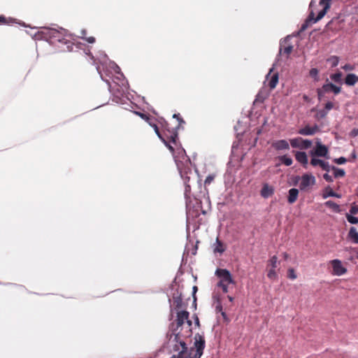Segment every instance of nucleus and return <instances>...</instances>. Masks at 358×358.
<instances>
[{
	"label": "nucleus",
	"instance_id": "obj_1",
	"mask_svg": "<svg viewBox=\"0 0 358 358\" xmlns=\"http://www.w3.org/2000/svg\"><path fill=\"white\" fill-rule=\"evenodd\" d=\"M108 65L110 70H107V75L113 78V85H111L108 80H104L100 70V66H97L96 68L101 79L108 84L109 91L113 96V100L117 103H122V99L124 97L128 91V82L120 71V67L114 62L109 61Z\"/></svg>",
	"mask_w": 358,
	"mask_h": 358
},
{
	"label": "nucleus",
	"instance_id": "obj_2",
	"mask_svg": "<svg viewBox=\"0 0 358 358\" xmlns=\"http://www.w3.org/2000/svg\"><path fill=\"white\" fill-rule=\"evenodd\" d=\"M171 336L170 341L176 342L173 350L178 351L177 355H174L172 358H201L205 348V339L203 336L197 334L195 335L194 348L187 349L185 342L180 339L179 333L173 334V338Z\"/></svg>",
	"mask_w": 358,
	"mask_h": 358
},
{
	"label": "nucleus",
	"instance_id": "obj_3",
	"mask_svg": "<svg viewBox=\"0 0 358 358\" xmlns=\"http://www.w3.org/2000/svg\"><path fill=\"white\" fill-rule=\"evenodd\" d=\"M331 1V0H320L319 2V6H321L322 8L320 10L317 11V16L315 17L316 13L315 9L314 8V7L315 6V0H312L309 5V8L310 11L308 17V19L303 24H302L299 33L305 31L308 28L309 22L316 23L317 22L320 20L325 15L327 10L330 8Z\"/></svg>",
	"mask_w": 358,
	"mask_h": 358
},
{
	"label": "nucleus",
	"instance_id": "obj_4",
	"mask_svg": "<svg viewBox=\"0 0 358 358\" xmlns=\"http://www.w3.org/2000/svg\"><path fill=\"white\" fill-rule=\"evenodd\" d=\"M215 275L219 279L217 286L220 287L224 293L229 292L230 285H235L231 273L226 268H217Z\"/></svg>",
	"mask_w": 358,
	"mask_h": 358
},
{
	"label": "nucleus",
	"instance_id": "obj_5",
	"mask_svg": "<svg viewBox=\"0 0 358 358\" xmlns=\"http://www.w3.org/2000/svg\"><path fill=\"white\" fill-rule=\"evenodd\" d=\"M153 128L156 134L158 137L162 140V141L165 144V145L169 149V150L174 155V148L172 145L173 144L175 146H177V140L178 132L176 131H169L168 130L169 134H166V138H164L159 132L158 127L156 124L153 125Z\"/></svg>",
	"mask_w": 358,
	"mask_h": 358
},
{
	"label": "nucleus",
	"instance_id": "obj_6",
	"mask_svg": "<svg viewBox=\"0 0 358 358\" xmlns=\"http://www.w3.org/2000/svg\"><path fill=\"white\" fill-rule=\"evenodd\" d=\"M175 161L178 167V169L180 172V176L184 180L185 183V197L186 199L189 197V194L191 191L190 185L188 184L189 181V177L188 176V173H191L192 171L189 167H185L184 162L180 161L177 159V157L175 156Z\"/></svg>",
	"mask_w": 358,
	"mask_h": 358
},
{
	"label": "nucleus",
	"instance_id": "obj_7",
	"mask_svg": "<svg viewBox=\"0 0 358 358\" xmlns=\"http://www.w3.org/2000/svg\"><path fill=\"white\" fill-rule=\"evenodd\" d=\"M48 34L50 38L55 39L59 43H67V40L65 37L68 36V31L64 29H50L48 30Z\"/></svg>",
	"mask_w": 358,
	"mask_h": 358
},
{
	"label": "nucleus",
	"instance_id": "obj_8",
	"mask_svg": "<svg viewBox=\"0 0 358 358\" xmlns=\"http://www.w3.org/2000/svg\"><path fill=\"white\" fill-rule=\"evenodd\" d=\"M313 142L308 139H303L301 137H297L290 139V145L294 148H299L301 150H306L310 148Z\"/></svg>",
	"mask_w": 358,
	"mask_h": 358
},
{
	"label": "nucleus",
	"instance_id": "obj_9",
	"mask_svg": "<svg viewBox=\"0 0 358 358\" xmlns=\"http://www.w3.org/2000/svg\"><path fill=\"white\" fill-rule=\"evenodd\" d=\"M315 178L310 173H305L301 177L299 188L301 191L306 190L307 188L315 184Z\"/></svg>",
	"mask_w": 358,
	"mask_h": 358
},
{
	"label": "nucleus",
	"instance_id": "obj_10",
	"mask_svg": "<svg viewBox=\"0 0 358 358\" xmlns=\"http://www.w3.org/2000/svg\"><path fill=\"white\" fill-rule=\"evenodd\" d=\"M330 263L333 268L334 275L341 276L347 272V268L343 266L342 262L340 259H333Z\"/></svg>",
	"mask_w": 358,
	"mask_h": 358
},
{
	"label": "nucleus",
	"instance_id": "obj_11",
	"mask_svg": "<svg viewBox=\"0 0 358 358\" xmlns=\"http://www.w3.org/2000/svg\"><path fill=\"white\" fill-rule=\"evenodd\" d=\"M189 312L187 310H182L177 313V327H180L182 326L186 322L188 326V328H190L192 326V321L189 320Z\"/></svg>",
	"mask_w": 358,
	"mask_h": 358
},
{
	"label": "nucleus",
	"instance_id": "obj_12",
	"mask_svg": "<svg viewBox=\"0 0 358 358\" xmlns=\"http://www.w3.org/2000/svg\"><path fill=\"white\" fill-rule=\"evenodd\" d=\"M310 155L313 157H314V156L327 157L328 155V148L326 145L321 144L320 142H317L315 150L311 151Z\"/></svg>",
	"mask_w": 358,
	"mask_h": 358
},
{
	"label": "nucleus",
	"instance_id": "obj_13",
	"mask_svg": "<svg viewBox=\"0 0 358 358\" xmlns=\"http://www.w3.org/2000/svg\"><path fill=\"white\" fill-rule=\"evenodd\" d=\"M319 131V127L317 124L313 127L306 125L304 127L299 129L298 134L303 136H313Z\"/></svg>",
	"mask_w": 358,
	"mask_h": 358
},
{
	"label": "nucleus",
	"instance_id": "obj_14",
	"mask_svg": "<svg viewBox=\"0 0 358 358\" xmlns=\"http://www.w3.org/2000/svg\"><path fill=\"white\" fill-rule=\"evenodd\" d=\"M310 164L313 166H320L324 171L329 172L331 169V166L327 162H324L322 159L313 157L310 160Z\"/></svg>",
	"mask_w": 358,
	"mask_h": 358
},
{
	"label": "nucleus",
	"instance_id": "obj_15",
	"mask_svg": "<svg viewBox=\"0 0 358 358\" xmlns=\"http://www.w3.org/2000/svg\"><path fill=\"white\" fill-rule=\"evenodd\" d=\"M272 147L276 150H289V144L286 140H278L272 143Z\"/></svg>",
	"mask_w": 358,
	"mask_h": 358
},
{
	"label": "nucleus",
	"instance_id": "obj_16",
	"mask_svg": "<svg viewBox=\"0 0 358 358\" xmlns=\"http://www.w3.org/2000/svg\"><path fill=\"white\" fill-rule=\"evenodd\" d=\"M296 160L301 164L304 167H306L308 163V156L305 152L296 151L295 152Z\"/></svg>",
	"mask_w": 358,
	"mask_h": 358
},
{
	"label": "nucleus",
	"instance_id": "obj_17",
	"mask_svg": "<svg viewBox=\"0 0 358 358\" xmlns=\"http://www.w3.org/2000/svg\"><path fill=\"white\" fill-rule=\"evenodd\" d=\"M273 193L274 189L268 184H264L261 189V196L264 199L270 197Z\"/></svg>",
	"mask_w": 358,
	"mask_h": 358
},
{
	"label": "nucleus",
	"instance_id": "obj_18",
	"mask_svg": "<svg viewBox=\"0 0 358 358\" xmlns=\"http://www.w3.org/2000/svg\"><path fill=\"white\" fill-rule=\"evenodd\" d=\"M324 85V90L325 92H332L334 94H338L341 92V88L338 86H336V85L329 83H325Z\"/></svg>",
	"mask_w": 358,
	"mask_h": 358
},
{
	"label": "nucleus",
	"instance_id": "obj_19",
	"mask_svg": "<svg viewBox=\"0 0 358 358\" xmlns=\"http://www.w3.org/2000/svg\"><path fill=\"white\" fill-rule=\"evenodd\" d=\"M358 82V76L355 73H348L345 78V84L347 86H354Z\"/></svg>",
	"mask_w": 358,
	"mask_h": 358
},
{
	"label": "nucleus",
	"instance_id": "obj_20",
	"mask_svg": "<svg viewBox=\"0 0 358 358\" xmlns=\"http://www.w3.org/2000/svg\"><path fill=\"white\" fill-rule=\"evenodd\" d=\"M336 197V198H341V194L336 193L330 187H327L325 188L323 194L322 198L326 199L328 197Z\"/></svg>",
	"mask_w": 358,
	"mask_h": 358
},
{
	"label": "nucleus",
	"instance_id": "obj_21",
	"mask_svg": "<svg viewBox=\"0 0 358 358\" xmlns=\"http://www.w3.org/2000/svg\"><path fill=\"white\" fill-rule=\"evenodd\" d=\"M298 195H299V190L296 188H292L289 190V194H288V198H287V201H288V203L292 204V203H294L297 198H298Z\"/></svg>",
	"mask_w": 358,
	"mask_h": 358
},
{
	"label": "nucleus",
	"instance_id": "obj_22",
	"mask_svg": "<svg viewBox=\"0 0 358 358\" xmlns=\"http://www.w3.org/2000/svg\"><path fill=\"white\" fill-rule=\"evenodd\" d=\"M348 238L354 243H358V232L355 227H351L350 228Z\"/></svg>",
	"mask_w": 358,
	"mask_h": 358
},
{
	"label": "nucleus",
	"instance_id": "obj_23",
	"mask_svg": "<svg viewBox=\"0 0 358 358\" xmlns=\"http://www.w3.org/2000/svg\"><path fill=\"white\" fill-rule=\"evenodd\" d=\"M324 206L331 208L334 213H338L341 211L340 206L333 201L329 200L326 201Z\"/></svg>",
	"mask_w": 358,
	"mask_h": 358
},
{
	"label": "nucleus",
	"instance_id": "obj_24",
	"mask_svg": "<svg viewBox=\"0 0 358 358\" xmlns=\"http://www.w3.org/2000/svg\"><path fill=\"white\" fill-rule=\"evenodd\" d=\"M215 311L217 313H220L223 319L226 321H228V317L225 312L222 310V303L219 299V297L216 299V306H215Z\"/></svg>",
	"mask_w": 358,
	"mask_h": 358
},
{
	"label": "nucleus",
	"instance_id": "obj_25",
	"mask_svg": "<svg viewBox=\"0 0 358 358\" xmlns=\"http://www.w3.org/2000/svg\"><path fill=\"white\" fill-rule=\"evenodd\" d=\"M172 300L176 308H179L182 306V299L181 297V294H179L178 292H177L176 294H173Z\"/></svg>",
	"mask_w": 358,
	"mask_h": 358
},
{
	"label": "nucleus",
	"instance_id": "obj_26",
	"mask_svg": "<svg viewBox=\"0 0 358 358\" xmlns=\"http://www.w3.org/2000/svg\"><path fill=\"white\" fill-rule=\"evenodd\" d=\"M278 83V73H275L272 75L271 79L268 80V86L273 90L274 89Z\"/></svg>",
	"mask_w": 358,
	"mask_h": 358
},
{
	"label": "nucleus",
	"instance_id": "obj_27",
	"mask_svg": "<svg viewBox=\"0 0 358 358\" xmlns=\"http://www.w3.org/2000/svg\"><path fill=\"white\" fill-rule=\"evenodd\" d=\"M331 169L334 171V175L335 178L343 177L345 174V171L336 166H332Z\"/></svg>",
	"mask_w": 358,
	"mask_h": 358
},
{
	"label": "nucleus",
	"instance_id": "obj_28",
	"mask_svg": "<svg viewBox=\"0 0 358 358\" xmlns=\"http://www.w3.org/2000/svg\"><path fill=\"white\" fill-rule=\"evenodd\" d=\"M279 159L282 164L287 166H291L293 163L292 159L287 155L280 157Z\"/></svg>",
	"mask_w": 358,
	"mask_h": 358
},
{
	"label": "nucleus",
	"instance_id": "obj_29",
	"mask_svg": "<svg viewBox=\"0 0 358 358\" xmlns=\"http://www.w3.org/2000/svg\"><path fill=\"white\" fill-rule=\"evenodd\" d=\"M224 251V248L223 246V244L221 241H219L218 238H217L215 242V247L214 248L215 252H219L220 254L223 253Z\"/></svg>",
	"mask_w": 358,
	"mask_h": 358
},
{
	"label": "nucleus",
	"instance_id": "obj_30",
	"mask_svg": "<svg viewBox=\"0 0 358 358\" xmlns=\"http://www.w3.org/2000/svg\"><path fill=\"white\" fill-rule=\"evenodd\" d=\"M178 155L181 156V157L182 158V160L187 164H190V160L188 158V157L186 155L185 150L182 148H178Z\"/></svg>",
	"mask_w": 358,
	"mask_h": 358
},
{
	"label": "nucleus",
	"instance_id": "obj_31",
	"mask_svg": "<svg viewBox=\"0 0 358 358\" xmlns=\"http://www.w3.org/2000/svg\"><path fill=\"white\" fill-rule=\"evenodd\" d=\"M332 67H336L339 63V57L337 56H331L327 59Z\"/></svg>",
	"mask_w": 358,
	"mask_h": 358
},
{
	"label": "nucleus",
	"instance_id": "obj_32",
	"mask_svg": "<svg viewBox=\"0 0 358 358\" xmlns=\"http://www.w3.org/2000/svg\"><path fill=\"white\" fill-rule=\"evenodd\" d=\"M309 74H310V76L311 78H313L314 79L315 81H318L320 78H319V71L315 69V68H313L310 70V72H309Z\"/></svg>",
	"mask_w": 358,
	"mask_h": 358
},
{
	"label": "nucleus",
	"instance_id": "obj_33",
	"mask_svg": "<svg viewBox=\"0 0 358 358\" xmlns=\"http://www.w3.org/2000/svg\"><path fill=\"white\" fill-rule=\"evenodd\" d=\"M328 113L329 112H327L324 108L319 110L315 115V118L318 120L324 119Z\"/></svg>",
	"mask_w": 358,
	"mask_h": 358
},
{
	"label": "nucleus",
	"instance_id": "obj_34",
	"mask_svg": "<svg viewBox=\"0 0 358 358\" xmlns=\"http://www.w3.org/2000/svg\"><path fill=\"white\" fill-rule=\"evenodd\" d=\"M331 79L334 80L336 83H341V78H342V73L338 72L334 74H331L330 76Z\"/></svg>",
	"mask_w": 358,
	"mask_h": 358
},
{
	"label": "nucleus",
	"instance_id": "obj_35",
	"mask_svg": "<svg viewBox=\"0 0 358 358\" xmlns=\"http://www.w3.org/2000/svg\"><path fill=\"white\" fill-rule=\"evenodd\" d=\"M293 49V46L291 45H289L288 46L284 48L283 49L282 48H280L279 54H282V52L286 54L287 55H289Z\"/></svg>",
	"mask_w": 358,
	"mask_h": 358
},
{
	"label": "nucleus",
	"instance_id": "obj_36",
	"mask_svg": "<svg viewBox=\"0 0 358 358\" xmlns=\"http://www.w3.org/2000/svg\"><path fill=\"white\" fill-rule=\"evenodd\" d=\"M268 264L271 266V268H275L278 266V257L275 255L273 256L269 259Z\"/></svg>",
	"mask_w": 358,
	"mask_h": 358
},
{
	"label": "nucleus",
	"instance_id": "obj_37",
	"mask_svg": "<svg viewBox=\"0 0 358 358\" xmlns=\"http://www.w3.org/2000/svg\"><path fill=\"white\" fill-rule=\"evenodd\" d=\"M347 220L353 224H356L358 223V217L352 216L351 214H346Z\"/></svg>",
	"mask_w": 358,
	"mask_h": 358
},
{
	"label": "nucleus",
	"instance_id": "obj_38",
	"mask_svg": "<svg viewBox=\"0 0 358 358\" xmlns=\"http://www.w3.org/2000/svg\"><path fill=\"white\" fill-rule=\"evenodd\" d=\"M326 93H327V92L324 90V85H322V88L317 89V94L319 100H321Z\"/></svg>",
	"mask_w": 358,
	"mask_h": 358
},
{
	"label": "nucleus",
	"instance_id": "obj_39",
	"mask_svg": "<svg viewBox=\"0 0 358 358\" xmlns=\"http://www.w3.org/2000/svg\"><path fill=\"white\" fill-rule=\"evenodd\" d=\"M173 118H176L178 120L179 122V124L176 127L174 128V129L173 131H177V129L179 128L180 125L182 123H185L184 120L180 117V114H173Z\"/></svg>",
	"mask_w": 358,
	"mask_h": 358
},
{
	"label": "nucleus",
	"instance_id": "obj_40",
	"mask_svg": "<svg viewBox=\"0 0 358 358\" xmlns=\"http://www.w3.org/2000/svg\"><path fill=\"white\" fill-rule=\"evenodd\" d=\"M267 276L270 279H275V278H277V273H276V272L275 271V268H271L268 271Z\"/></svg>",
	"mask_w": 358,
	"mask_h": 358
},
{
	"label": "nucleus",
	"instance_id": "obj_41",
	"mask_svg": "<svg viewBox=\"0 0 358 358\" xmlns=\"http://www.w3.org/2000/svg\"><path fill=\"white\" fill-rule=\"evenodd\" d=\"M334 162L336 163L337 164H343L347 162V159L344 157H341L338 158H335L334 159Z\"/></svg>",
	"mask_w": 358,
	"mask_h": 358
},
{
	"label": "nucleus",
	"instance_id": "obj_42",
	"mask_svg": "<svg viewBox=\"0 0 358 358\" xmlns=\"http://www.w3.org/2000/svg\"><path fill=\"white\" fill-rule=\"evenodd\" d=\"M358 213V206L353 203L350 209V214L356 215Z\"/></svg>",
	"mask_w": 358,
	"mask_h": 358
},
{
	"label": "nucleus",
	"instance_id": "obj_43",
	"mask_svg": "<svg viewBox=\"0 0 358 358\" xmlns=\"http://www.w3.org/2000/svg\"><path fill=\"white\" fill-rule=\"evenodd\" d=\"M288 278L292 279V280H294L296 278V275L294 272V270L293 268H289L288 270Z\"/></svg>",
	"mask_w": 358,
	"mask_h": 358
},
{
	"label": "nucleus",
	"instance_id": "obj_44",
	"mask_svg": "<svg viewBox=\"0 0 358 358\" xmlns=\"http://www.w3.org/2000/svg\"><path fill=\"white\" fill-rule=\"evenodd\" d=\"M334 104L333 102L331 101H328L327 103H326L325 106H324V109L327 111V112H329V110H331L332 108H334Z\"/></svg>",
	"mask_w": 358,
	"mask_h": 358
},
{
	"label": "nucleus",
	"instance_id": "obj_45",
	"mask_svg": "<svg viewBox=\"0 0 358 358\" xmlns=\"http://www.w3.org/2000/svg\"><path fill=\"white\" fill-rule=\"evenodd\" d=\"M214 178H215V177H214V176H213V175H209V176H208L206 177V178L205 181H204L205 185H209V184H210V183L213 182V180H214Z\"/></svg>",
	"mask_w": 358,
	"mask_h": 358
},
{
	"label": "nucleus",
	"instance_id": "obj_46",
	"mask_svg": "<svg viewBox=\"0 0 358 358\" xmlns=\"http://www.w3.org/2000/svg\"><path fill=\"white\" fill-rule=\"evenodd\" d=\"M323 178L329 182H332L334 181V179L331 176L329 175L327 173H324L323 175Z\"/></svg>",
	"mask_w": 358,
	"mask_h": 358
},
{
	"label": "nucleus",
	"instance_id": "obj_47",
	"mask_svg": "<svg viewBox=\"0 0 358 358\" xmlns=\"http://www.w3.org/2000/svg\"><path fill=\"white\" fill-rule=\"evenodd\" d=\"M342 69L345 71H352V70H354L355 67L353 65H351L350 64H346L342 66Z\"/></svg>",
	"mask_w": 358,
	"mask_h": 358
},
{
	"label": "nucleus",
	"instance_id": "obj_48",
	"mask_svg": "<svg viewBox=\"0 0 358 358\" xmlns=\"http://www.w3.org/2000/svg\"><path fill=\"white\" fill-rule=\"evenodd\" d=\"M350 136L351 137H356V136H358V129H357V128L353 129L350 131Z\"/></svg>",
	"mask_w": 358,
	"mask_h": 358
},
{
	"label": "nucleus",
	"instance_id": "obj_49",
	"mask_svg": "<svg viewBox=\"0 0 358 358\" xmlns=\"http://www.w3.org/2000/svg\"><path fill=\"white\" fill-rule=\"evenodd\" d=\"M84 39L90 43H94L95 42V38L93 36L85 38Z\"/></svg>",
	"mask_w": 358,
	"mask_h": 358
},
{
	"label": "nucleus",
	"instance_id": "obj_50",
	"mask_svg": "<svg viewBox=\"0 0 358 358\" xmlns=\"http://www.w3.org/2000/svg\"><path fill=\"white\" fill-rule=\"evenodd\" d=\"M136 114L138 115L143 119H147L148 118L147 115L145 114H144V113H139V112H136Z\"/></svg>",
	"mask_w": 358,
	"mask_h": 358
},
{
	"label": "nucleus",
	"instance_id": "obj_51",
	"mask_svg": "<svg viewBox=\"0 0 358 358\" xmlns=\"http://www.w3.org/2000/svg\"><path fill=\"white\" fill-rule=\"evenodd\" d=\"M81 34H82V36L80 37L82 38H85V35H86V31L85 29L82 30L81 31Z\"/></svg>",
	"mask_w": 358,
	"mask_h": 358
},
{
	"label": "nucleus",
	"instance_id": "obj_52",
	"mask_svg": "<svg viewBox=\"0 0 358 358\" xmlns=\"http://www.w3.org/2000/svg\"><path fill=\"white\" fill-rule=\"evenodd\" d=\"M194 321H195V324L197 326H199V317L197 316H195Z\"/></svg>",
	"mask_w": 358,
	"mask_h": 358
},
{
	"label": "nucleus",
	"instance_id": "obj_53",
	"mask_svg": "<svg viewBox=\"0 0 358 358\" xmlns=\"http://www.w3.org/2000/svg\"><path fill=\"white\" fill-rule=\"evenodd\" d=\"M0 22H2V23H5L6 22V19H5L4 17L0 16Z\"/></svg>",
	"mask_w": 358,
	"mask_h": 358
},
{
	"label": "nucleus",
	"instance_id": "obj_54",
	"mask_svg": "<svg viewBox=\"0 0 358 358\" xmlns=\"http://www.w3.org/2000/svg\"><path fill=\"white\" fill-rule=\"evenodd\" d=\"M273 67H272V68L269 70L268 73H267V75H266V79H268V77L271 75V72L273 71Z\"/></svg>",
	"mask_w": 358,
	"mask_h": 358
},
{
	"label": "nucleus",
	"instance_id": "obj_55",
	"mask_svg": "<svg viewBox=\"0 0 358 358\" xmlns=\"http://www.w3.org/2000/svg\"><path fill=\"white\" fill-rule=\"evenodd\" d=\"M192 289H193V294H194L196 293V292L197 291V287L194 286Z\"/></svg>",
	"mask_w": 358,
	"mask_h": 358
},
{
	"label": "nucleus",
	"instance_id": "obj_56",
	"mask_svg": "<svg viewBox=\"0 0 358 358\" xmlns=\"http://www.w3.org/2000/svg\"><path fill=\"white\" fill-rule=\"evenodd\" d=\"M227 298H228V299H229V301L230 302H233L234 301V297H232L231 296H228Z\"/></svg>",
	"mask_w": 358,
	"mask_h": 358
},
{
	"label": "nucleus",
	"instance_id": "obj_57",
	"mask_svg": "<svg viewBox=\"0 0 358 358\" xmlns=\"http://www.w3.org/2000/svg\"><path fill=\"white\" fill-rule=\"evenodd\" d=\"M352 157L354 159H355V158H356V157H357V156H356L355 152H353V153L352 154Z\"/></svg>",
	"mask_w": 358,
	"mask_h": 358
},
{
	"label": "nucleus",
	"instance_id": "obj_58",
	"mask_svg": "<svg viewBox=\"0 0 358 358\" xmlns=\"http://www.w3.org/2000/svg\"><path fill=\"white\" fill-rule=\"evenodd\" d=\"M284 255V257H285V259H287V253H284V255Z\"/></svg>",
	"mask_w": 358,
	"mask_h": 358
},
{
	"label": "nucleus",
	"instance_id": "obj_59",
	"mask_svg": "<svg viewBox=\"0 0 358 358\" xmlns=\"http://www.w3.org/2000/svg\"><path fill=\"white\" fill-rule=\"evenodd\" d=\"M90 55L91 58L93 59H94V56H92L90 53Z\"/></svg>",
	"mask_w": 358,
	"mask_h": 358
},
{
	"label": "nucleus",
	"instance_id": "obj_60",
	"mask_svg": "<svg viewBox=\"0 0 358 358\" xmlns=\"http://www.w3.org/2000/svg\"><path fill=\"white\" fill-rule=\"evenodd\" d=\"M289 38V36H287L285 39Z\"/></svg>",
	"mask_w": 358,
	"mask_h": 358
},
{
	"label": "nucleus",
	"instance_id": "obj_61",
	"mask_svg": "<svg viewBox=\"0 0 358 358\" xmlns=\"http://www.w3.org/2000/svg\"><path fill=\"white\" fill-rule=\"evenodd\" d=\"M357 259H358V254H357Z\"/></svg>",
	"mask_w": 358,
	"mask_h": 358
}]
</instances>
